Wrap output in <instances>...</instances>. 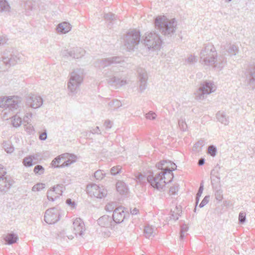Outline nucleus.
Returning <instances> with one entry per match:
<instances>
[{"label": "nucleus", "mask_w": 255, "mask_h": 255, "mask_svg": "<svg viewBox=\"0 0 255 255\" xmlns=\"http://www.w3.org/2000/svg\"><path fill=\"white\" fill-rule=\"evenodd\" d=\"M200 62L202 64L213 66L219 70H222L226 64V59L223 56L218 57L214 46L210 43L205 44L200 53Z\"/></svg>", "instance_id": "nucleus-1"}, {"label": "nucleus", "mask_w": 255, "mask_h": 255, "mask_svg": "<svg viewBox=\"0 0 255 255\" xmlns=\"http://www.w3.org/2000/svg\"><path fill=\"white\" fill-rule=\"evenodd\" d=\"M155 28L165 36L171 37L176 30L177 22L175 19L169 20L165 16H158L154 21Z\"/></svg>", "instance_id": "nucleus-2"}, {"label": "nucleus", "mask_w": 255, "mask_h": 255, "mask_svg": "<svg viewBox=\"0 0 255 255\" xmlns=\"http://www.w3.org/2000/svg\"><path fill=\"white\" fill-rule=\"evenodd\" d=\"M84 76L83 69H77L71 73L70 77L68 83V89L70 92L72 94L77 93L83 81Z\"/></svg>", "instance_id": "nucleus-3"}, {"label": "nucleus", "mask_w": 255, "mask_h": 255, "mask_svg": "<svg viewBox=\"0 0 255 255\" xmlns=\"http://www.w3.org/2000/svg\"><path fill=\"white\" fill-rule=\"evenodd\" d=\"M216 87L211 81H204L200 84L199 89L195 93L197 100H203L206 96L215 91Z\"/></svg>", "instance_id": "nucleus-4"}, {"label": "nucleus", "mask_w": 255, "mask_h": 255, "mask_svg": "<svg viewBox=\"0 0 255 255\" xmlns=\"http://www.w3.org/2000/svg\"><path fill=\"white\" fill-rule=\"evenodd\" d=\"M144 44L149 50H156L160 48L162 40L154 32H146L143 39Z\"/></svg>", "instance_id": "nucleus-5"}, {"label": "nucleus", "mask_w": 255, "mask_h": 255, "mask_svg": "<svg viewBox=\"0 0 255 255\" xmlns=\"http://www.w3.org/2000/svg\"><path fill=\"white\" fill-rule=\"evenodd\" d=\"M140 41V32L131 30L127 33L124 38V45L128 50H133Z\"/></svg>", "instance_id": "nucleus-6"}, {"label": "nucleus", "mask_w": 255, "mask_h": 255, "mask_svg": "<svg viewBox=\"0 0 255 255\" xmlns=\"http://www.w3.org/2000/svg\"><path fill=\"white\" fill-rule=\"evenodd\" d=\"M21 101V98L17 96L3 98L0 102V107L4 108L5 111L15 112L19 107Z\"/></svg>", "instance_id": "nucleus-7"}, {"label": "nucleus", "mask_w": 255, "mask_h": 255, "mask_svg": "<svg viewBox=\"0 0 255 255\" xmlns=\"http://www.w3.org/2000/svg\"><path fill=\"white\" fill-rule=\"evenodd\" d=\"M165 175L161 171L157 173L155 176L150 175L147 177V181L154 188L158 190L162 189L168 181H166Z\"/></svg>", "instance_id": "nucleus-8"}, {"label": "nucleus", "mask_w": 255, "mask_h": 255, "mask_svg": "<svg viewBox=\"0 0 255 255\" xmlns=\"http://www.w3.org/2000/svg\"><path fill=\"white\" fill-rule=\"evenodd\" d=\"M61 53L64 57H70L73 59H80L85 55L86 51L82 47H74L70 49H63Z\"/></svg>", "instance_id": "nucleus-9"}, {"label": "nucleus", "mask_w": 255, "mask_h": 255, "mask_svg": "<svg viewBox=\"0 0 255 255\" xmlns=\"http://www.w3.org/2000/svg\"><path fill=\"white\" fill-rule=\"evenodd\" d=\"M87 192L91 197L101 199L107 194V191L103 187L93 184L87 186Z\"/></svg>", "instance_id": "nucleus-10"}, {"label": "nucleus", "mask_w": 255, "mask_h": 255, "mask_svg": "<svg viewBox=\"0 0 255 255\" xmlns=\"http://www.w3.org/2000/svg\"><path fill=\"white\" fill-rule=\"evenodd\" d=\"M245 80L252 89H255V63L247 66L244 72Z\"/></svg>", "instance_id": "nucleus-11"}, {"label": "nucleus", "mask_w": 255, "mask_h": 255, "mask_svg": "<svg viewBox=\"0 0 255 255\" xmlns=\"http://www.w3.org/2000/svg\"><path fill=\"white\" fill-rule=\"evenodd\" d=\"M60 211L58 208H51L45 211L44 221L48 224H55L60 220Z\"/></svg>", "instance_id": "nucleus-12"}, {"label": "nucleus", "mask_w": 255, "mask_h": 255, "mask_svg": "<svg viewBox=\"0 0 255 255\" xmlns=\"http://www.w3.org/2000/svg\"><path fill=\"white\" fill-rule=\"evenodd\" d=\"M2 61L6 66H14L22 61V57L18 53L9 54V55L4 53L2 56Z\"/></svg>", "instance_id": "nucleus-13"}, {"label": "nucleus", "mask_w": 255, "mask_h": 255, "mask_svg": "<svg viewBox=\"0 0 255 255\" xmlns=\"http://www.w3.org/2000/svg\"><path fill=\"white\" fill-rule=\"evenodd\" d=\"M64 189V187L62 184H57L52 187L47 191V199L53 202L62 195Z\"/></svg>", "instance_id": "nucleus-14"}, {"label": "nucleus", "mask_w": 255, "mask_h": 255, "mask_svg": "<svg viewBox=\"0 0 255 255\" xmlns=\"http://www.w3.org/2000/svg\"><path fill=\"white\" fill-rule=\"evenodd\" d=\"M124 62L122 57L113 56L98 60L96 63L100 67L104 68L112 64H120Z\"/></svg>", "instance_id": "nucleus-15"}, {"label": "nucleus", "mask_w": 255, "mask_h": 255, "mask_svg": "<svg viewBox=\"0 0 255 255\" xmlns=\"http://www.w3.org/2000/svg\"><path fill=\"white\" fill-rule=\"evenodd\" d=\"M138 82L139 83V92L142 93L147 87V81L148 76L145 69L139 68L137 69Z\"/></svg>", "instance_id": "nucleus-16"}, {"label": "nucleus", "mask_w": 255, "mask_h": 255, "mask_svg": "<svg viewBox=\"0 0 255 255\" xmlns=\"http://www.w3.org/2000/svg\"><path fill=\"white\" fill-rule=\"evenodd\" d=\"M168 162H172L171 161L163 160L158 162L156 164V167L164 173L167 177L170 178L168 182H171L173 177L174 175L172 172L170 170L171 165Z\"/></svg>", "instance_id": "nucleus-17"}, {"label": "nucleus", "mask_w": 255, "mask_h": 255, "mask_svg": "<svg viewBox=\"0 0 255 255\" xmlns=\"http://www.w3.org/2000/svg\"><path fill=\"white\" fill-rule=\"evenodd\" d=\"M43 99L39 96L35 95H30L26 99V105L32 109H38L43 104Z\"/></svg>", "instance_id": "nucleus-18"}, {"label": "nucleus", "mask_w": 255, "mask_h": 255, "mask_svg": "<svg viewBox=\"0 0 255 255\" xmlns=\"http://www.w3.org/2000/svg\"><path fill=\"white\" fill-rule=\"evenodd\" d=\"M14 183L9 176H3L0 179V192L4 194L10 189Z\"/></svg>", "instance_id": "nucleus-19"}, {"label": "nucleus", "mask_w": 255, "mask_h": 255, "mask_svg": "<svg viewBox=\"0 0 255 255\" xmlns=\"http://www.w3.org/2000/svg\"><path fill=\"white\" fill-rule=\"evenodd\" d=\"M73 232L77 236H82L85 231L84 222L80 218H76L73 223Z\"/></svg>", "instance_id": "nucleus-20"}, {"label": "nucleus", "mask_w": 255, "mask_h": 255, "mask_svg": "<svg viewBox=\"0 0 255 255\" xmlns=\"http://www.w3.org/2000/svg\"><path fill=\"white\" fill-rule=\"evenodd\" d=\"M125 218V213L123 207H118L116 208L114 210L112 217L114 224H120L123 222Z\"/></svg>", "instance_id": "nucleus-21"}, {"label": "nucleus", "mask_w": 255, "mask_h": 255, "mask_svg": "<svg viewBox=\"0 0 255 255\" xmlns=\"http://www.w3.org/2000/svg\"><path fill=\"white\" fill-rule=\"evenodd\" d=\"M105 75L107 77H109L107 79L108 84L112 86H115L117 87H121L128 84V82L125 79H121L116 76L110 77L107 72L105 73Z\"/></svg>", "instance_id": "nucleus-22"}, {"label": "nucleus", "mask_w": 255, "mask_h": 255, "mask_svg": "<svg viewBox=\"0 0 255 255\" xmlns=\"http://www.w3.org/2000/svg\"><path fill=\"white\" fill-rule=\"evenodd\" d=\"M97 221L98 224L102 227L110 228L114 226L112 217L108 215L100 217Z\"/></svg>", "instance_id": "nucleus-23"}, {"label": "nucleus", "mask_w": 255, "mask_h": 255, "mask_svg": "<svg viewBox=\"0 0 255 255\" xmlns=\"http://www.w3.org/2000/svg\"><path fill=\"white\" fill-rule=\"evenodd\" d=\"M224 49L230 56L236 55L239 52L238 46L233 43H226L224 46Z\"/></svg>", "instance_id": "nucleus-24"}, {"label": "nucleus", "mask_w": 255, "mask_h": 255, "mask_svg": "<svg viewBox=\"0 0 255 255\" xmlns=\"http://www.w3.org/2000/svg\"><path fill=\"white\" fill-rule=\"evenodd\" d=\"M71 28V25L69 23L63 22L57 25L56 30L58 33L65 34L70 31Z\"/></svg>", "instance_id": "nucleus-25"}, {"label": "nucleus", "mask_w": 255, "mask_h": 255, "mask_svg": "<svg viewBox=\"0 0 255 255\" xmlns=\"http://www.w3.org/2000/svg\"><path fill=\"white\" fill-rule=\"evenodd\" d=\"M216 118L218 121L224 124L227 126L229 124V117L227 116L226 113L224 111H219L216 114Z\"/></svg>", "instance_id": "nucleus-26"}, {"label": "nucleus", "mask_w": 255, "mask_h": 255, "mask_svg": "<svg viewBox=\"0 0 255 255\" xmlns=\"http://www.w3.org/2000/svg\"><path fill=\"white\" fill-rule=\"evenodd\" d=\"M4 240L6 244L10 245L16 243L18 240V237L17 235L14 233H10L5 235L4 237Z\"/></svg>", "instance_id": "nucleus-27"}, {"label": "nucleus", "mask_w": 255, "mask_h": 255, "mask_svg": "<svg viewBox=\"0 0 255 255\" xmlns=\"http://www.w3.org/2000/svg\"><path fill=\"white\" fill-rule=\"evenodd\" d=\"M66 154H68V155L64 156L62 160L66 159H67L64 161L63 163L60 165L61 168L65 166H68L76 160V156L75 155L68 153H66Z\"/></svg>", "instance_id": "nucleus-28"}, {"label": "nucleus", "mask_w": 255, "mask_h": 255, "mask_svg": "<svg viewBox=\"0 0 255 255\" xmlns=\"http://www.w3.org/2000/svg\"><path fill=\"white\" fill-rule=\"evenodd\" d=\"M24 3V8L25 9V14L27 15H31V11L34 8L33 2L32 0H23Z\"/></svg>", "instance_id": "nucleus-29"}, {"label": "nucleus", "mask_w": 255, "mask_h": 255, "mask_svg": "<svg viewBox=\"0 0 255 255\" xmlns=\"http://www.w3.org/2000/svg\"><path fill=\"white\" fill-rule=\"evenodd\" d=\"M181 207L176 206L173 210H171L170 218L171 219L176 221L179 219V216H181Z\"/></svg>", "instance_id": "nucleus-30"}, {"label": "nucleus", "mask_w": 255, "mask_h": 255, "mask_svg": "<svg viewBox=\"0 0 255 255\" xmlns=\"http://www.w3.org/2000/svg\"><path fill=\"white\" fill-rule=\"evenodd\" d=\"M117 191L120 194H125L128 192V189L126 184L121 181H119L116 184Z\"/></svg>", "instance_id": "nucleus-31"}, {"label": "nucleus", "mask_w": 255, "mask_h": 255, "mask_svg": "<svg viewBox=\"0 0 255 255\" xmlns=\"http://www.w3.org/2000/svg\"><path fill=\"white\" fill-rule=\"evenodd\" d=\"M211 184L214 189L220 188L221 187L220 177L219 175H211Z\"/></svg>", "instance_id": "nucleus-32"}, {"label": "nucleus", "mask_w": 255, "mask_h": 255, "mask_svg": "<svg viewBox=\"0 0 255 255\" xmlns=\"http://www.w3.org/2000/svg\"><path fill=\"white\" fill-rule=\"evenodd\" d=\"M154 229L149 225L145 227L144 229V234L146 238L153 237L155 235Z\"/></svg>", "instance_id": "nucleus-33"}, {"label": "nucleus", "mask_w": 255, "mask_h": 255, "mask_svg": "<svg viewBox=\"0 0 255 255\" xmlns=\"http://www.w3.org/2000/svg\"><path fill=\"white\" fill-rule=\"evenodd\" d=\"M67 155H68V154H63L55 158L51 162V165L55 168H61L60 165H59V164L61 163L64 156Z\"/></svg>", "instance_id": "nucleus-34"}, {"label": "nucleus", "mask_w": 255, "mask_h": 255, "mask_svg": "<svg viewBox=\"0 0 255 255\" xmlns=\"http://www.w3.org/2000/svg\"><path fill=\"white\" fill-rule=\"evenodd\" d=\"M10 6L6 0H0V12H9Z\"/></svg>", "instance_id": "nucleus-35"}, {"label": "nucleus", "mask_w": 255, "mask_h": 255, "mask_svg": "<svg viewBox=\"0 0 255 255\" xmlns=\"http://www.w3.org/2000/svg\"><path fill=\"white\" fill-rule=\"evenodd\" d=\"M11 122L13 127L18 128L21 125L22 120L19 116H18L17 115H15L11 117Z\"/></svg>", "instance_id": "nucleus-36"}, {"label": "nucleus", "mask_w": 255, "mask_h": 255, "mask_svg": "<svg viewBox=\"0 0 255 255\" xmlns=\"http://www.w3.org/2000/svg\"><path fill=\"white\" fill-rule=\"evenodd\" d=\"M2 147L8 153H11L14 151V147L9 141H4L2 143Z\"/></svg>", "instance_id": "nucleus-37"}, {"label": "nucleus", "mask_w": 255, "mask_h": 255, "mask_svg": "<svg viewBox=\"0 0 255 255\" xmlns=\"http://www.w3.org/2000/svg\"><path fill=\"white\" fill-rule=\"evenodd\" d=\"M35 159L34 155H29L25 157L23 159V164L26 167H30L33 165V160Z\"/></svg>", "instance_id": "nucleus-38"}, {"label": "nucleus", "mask_w": 255, "mask_h": 255, "mask_svg": "<svg viewBox=\"0 0 255 255\" xmlns=\"http://www.w3.org/2000/svg\"><path fill=\"white\" fill-rule=\"evenodd\" d=\"M117 202H112L108 203L105 206V210L108 212H114L117 208Z\"/></svg>", "instance_id": "nucleus-39"}, {"label": "nucleus", "mask_w": 255, "mask_h": 255, "mask_svg": "<svg viewBox=\"0 0 255 255\" xmlns=\"http://www.w3.org/2000/svg\"><path fill=\"white\" fill-rule=\"evenodd\" d=\"M104 17L106 20L112 23L113 21L117 19V16L115 14L109 12L105 14Z\"/></svg>", "instance_id": "nucleus-40"}, {"label": "nucleus", "mask_w": 255, "mask_h": 255, "mask_svg": "<svg viewBox=\"0 0 255 255\" xmlns=\"http://www.w3.org/2000/svg\"><path fill=\"white\" fill-rule=\"evenodd\" d=\"M109 106L112 110H115L121 107L122 103L120 101L118 100H115L110 102L109 103Z\"/></svg>", "instance_id": "nucleus-41"}, {"label": "nucleus", "mask_w": 255, "mask_h": 255, "mask_svg": "<svg viewBox=\"0 0 255 255\" xmlns=\"http://www.w3.org/2000/svg\"><path fill=\"white\" fill-rule=\"evenodd\" d=\"M197 61L196 57L194 55H190L185 60V63L187 64H193L195 63Z\"/></svg>", "instance_id": "nucleus-42"}, {"label": "nucleus", "mask_w": 255, "mask_h": 255, "mask_svg": "<svg viewBox=\"0 0 255 255\" xmlns=\"http://www.w3.org/2000/svg\"><path fill=\"white\" fill-rule=\"evenodd\" d=\"M105 174L103 170H98L94 173V177L97 180H101L105 177Z\"/></svg>", "instance_id": "nucleus-43"}, {"label": "nucleus", "mask_w": 255, "mask_h": 255, "mask_svg": "<svg viewBox=\"0 0 255 255\" xmlns=\"http://www.w3.org/2000/svg\"><path fill=\"white\" fill-rule=\"evenodd\" d=\"M188 226L186 224H183L181 226L180 229V239H183L185 237V233L188 230Z\"/></svg>", "instance_id": "nucleus-44"}, {"label": "nucleus", "mask_w": 255, "mask_h": 255, "mask_svg": "<svg viewBox=\"0 0 255 255\" xmlns=\"http://www.w3.org/2000/svg\"><path fill=\"white\" fill-rule=\"evenodd\" d=\"M33 171L36 174L41 175L44 172V168L42 165H37L34 167Z\"/></svg>", "instance_id": "nucleus-45"}, {"label": "nucleus", "mask_w": 255, "mask_h": 255, "mask_svg": "<svg viewBox=\"0 0 255 255\" xmlns=\"http://www.w3.org/2000/svg\"><path fill=\"white\" fill-rule=\"evenodd\" d=\"M215 190V196L217 200L221 201L223 199V191L220 188Z\"/></svg>", "instance_id": "nucleus-46"}, {"label": "nucleus", "mask_w": 255, "mask_h": 255, "mask_svg": "<svg viewBox=\"0 0 255 255\" xmlns=\"http://www.w3.org/2000/svg\"><path fill=\"white\" fill-rule=\"evenodd\" d=\"M45 188V184L41 183H38L34 185L32 188V191H39Z\"/></svg>", "instance_id": "nucleus-47"}, {"label": "nucleus", "mask_w": 255, "mask_h": 255, "mask_svg": "<svg viewBox=\"0 0 255 255\" xmlns=\"http://www.w3.org/2000/svg\"><path fill=\"white\" fill-rule=\"evenodd\" d=\"M208 153L212 156L214 157L217 153V148L214 145H210L208 149Z\"/></svg>", "instance_id": "nucleus-48"}, {"label": "nucleus", "mask_w": 255, "mask_h": 255, "mask_svg": "<svg viewBox=\"0 0 255 255\" xmlns=\"http://www.w3.org/2000/svg\"><path fill=\"white\" fill-rule=\"evenodd\" d=\"M121 169L122 168L119 165L113 167L111 169V173L113 175H116L121 172Z\"/></svg>", "instance_id": "nucleus-49"}, {"label": "nucleus", "mask_w": 255, "mask_h": 255, "mask_svg": "<svg viewBox=\"0 0 255 255\" xmlns=\"http://www.w3.org/2000/svg\"><path fill=\"white\" fill-rule=\"evenodd\" d=\"M178 125L181 130L182 131L186 130L187 128V126L183 120L180 119L178 121Z\"/></svg>", "instance_id": "nucleus-50"}, {"label": "nucleus", "mask_w": 255, "mask_h": 255, "mask_svg": "<svg viewBox=\"0 0 255 255\" xmlns=\"http://www.w3.org/2000/svg\"><path fill=\"white\" fill-rule=\"evenodd\" d=\"M24 126L25 127V130L29 133L31 134L34 132V130L33 127L31 126V124L23 123Z\"/></svg>", "instance_id": "nucleus-51"}, {"label": "nucleus", "mask_w": 255, "mask_h": 255, "mask_svg": "<svg viewBox=\"0 0 255 255\" xmlns=\"http://www.w3.org/2000/svg\"><path fill=\"white\" fill-rule=\"evenodd\" d=\"M32 114L30 113H27L26 115H25L23 118V123H26V124H29L30 123L31 121V118H32Z\"/></svg>", "instance_id": "nucleus-52"}, {"label": "nucleus", "mask_w": 255, "mask_h": 255, "mask_svg": "<svg viewBox=\"0 0 255 255\" xmlns=\"http://www.w3.org/2000/svg\"><path fill=\"white\" fill-rule=\"evenodd\" d=\"M210 198V196L209 195L206 196L199 204V207L200 208H203L209 202Z\"/></svg>", "instance_id": "nucleus-53"}, {"label": "nucleus", "mask_w": 255, "mask_h": 255, "mask_svg": "<svg viewBox=\"0 0 255 255\" xmlns=\"http://www.w3.org/2000/svg\"><path fill=\"white\" fill-rule=\"evenodd\" d=\"M246 219V214L245 212H240L239 215V221L241 224L245 222Z\"/></svg>", "instance_id": "nucleus-54"}, {"label": "nucleus", "mask_w": 255, "mask_h": 255, "mask_svg": "<svg viewBox=\"0 0 255 255\" xmlns=\"http://www.w3.org/2000/svg\"><path fill=\"white\" fill-rule=\"evenodd\" d=\"M156 117V114L153 112H149L145 115V118L150 120H153L155 119Z\"/></svg>", "instance_id": "nucleus-55"}, {"label": "nucleus", "mask_w": 255, "mask_h": 255, "mask_svg": "<svg viewBox=\"0 0 255 255\" xmlns=\"http://www.w3.org/2000/svg\"><path fill=\"white\" fill-rule=\"evenodd\" d=\"M179 189V185L178 184H174L173 186L171 187L169 189V192L172 194H175Z\"/></svg>", "instance_id": "nucleus-56"}, {"label": "nucleus", "mask_w": 255, "mask_h": 255, "mask_svg": "<svg viewBox=\"0 0 255 255\" xmlns=\"http://www.w3.org/2000/svg\"><path fill=\"white\" fill-rule=\"evenodd\" d=\"M221 169V166L217 164L215 168L211 171V175H219L220 176L219 170Z\"/></svg>", "instance_id": "nucleus-57"}, {"label": "nucleus", "mask_w": 255, "mask_h": 255, "mask_svg": "<svg viewBox=\"0 0 255 255\" xmlns=\"http://www.w3.org/2000/svg\"><path fill=\"white\" fill-rule=\"evenodd\" d=\"M8 38L5 35H0V45H2L6 43Z\"/></svg>", "instance_id": "nucleus-58"}, {"label": "nucleus", "mask_w": 255, "mask_h": 255, "mask_svg": "<svg viewBox=\"0 0 255 255\" xmlns=\"http://www.w3.org/2000/svg\"><path fill=\"white\" fill-rule=\"evenodd\" d=\"M203 189H204L203 181H202V182L200 183V185L199 188L198 189V192H197L196 195H198V196H201L203 193Z\"/></svg>", "instance_id": "nucleus-59"}, {"label": "nucleus", "mask_w": 255, "mask_h": 255, "mask_svg": "<svg viewBox=\"0 0 255 255\" xmlns=\"http://www.w3.org/2000/svg\"><path fill=\"white\" fill-rule=\"evenodd\" d=\"M91 132L93 134H101L100 129L99 128V127H96L95 128H93L91 130Z\"/></svg>", "instance_id": "nucleus-60"}, {"label": "nucleus", "mask_w": 255, "mask_h": 255, "mask_svg": "<svg viewBox=\"0 0 255 255\" xmlns=\"http://www.w3.org/2000/svg\"><path fill=\"white\" fill-rule=\"evenodd\" d=\"M104 126L107 129H110L112 128V123L109 120H106L104 123Z\"/></svg>", "instance_id": "nucleus-61"}, {"label": "nucleus", "mask_w": 255, "mask_h": 255, "mask_svg": "<svg viewBox=\"0 0 255 255\" xmlns=\"http://www.w3.org/2000/svg\"><path fill=\"white\" fill-rule=\"evenodd\" d=\"M66 203L69 206H71L72 207H75V203L74 202L72 201L71 199H67L66 201Z\"/></svg>", "instance_id": "nucleus-62"}, {"label": "nucleus", "mask_w": 255, "mask_h": 255, "mask_svg": "<svg viewBox=\"0 0 255 255\" xmlns=\"http://www.w3.org/2000/svg\"><path fill=\"white\" fill-rule=\"evenodd\" d=\"M39 139L41 140H45L47 138V133L46 132L41 133L39 135Z\"/></svg>", "instance_id": "nucleus-63"}, {"label": "nucleus", "mask_w": 255, "mask_h": 255, "mask_svg": "<svg viewBox=\"0 0 255 255\" xmlns=\"http://www.w3.org/2000/svg\"><path fill=\"white\" fill-rule=\"evenodd\" d=\"M171 165L170 170L172 172L173 171L176 169L177 166L173 162H168Z\"/></svg>", "instance_id": "nucleus-64"}]
</instances>
